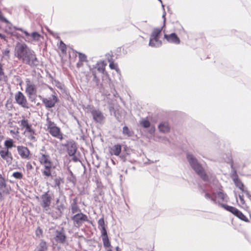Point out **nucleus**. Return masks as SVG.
I'll use <instances>...</instances> for the list:
<instances>
[{"label": "nucleus", "mask_w": 251, "mask_h": 251, "mask_svg": "<svg viewBox=\"0 0 251 251\" xmlns=\"http://www.w3.org/2000/svg\"><path fill=\"white\" fill-rule=\"evenodd\" d=\"M123 134L129 137L133 135L134 132L133 131L130 130L127 126H125L123 128Z\"/></svg>", "instance_id": "25"}, {"label": "nucleus", "mask_w": 251, "mask_h": 251, "mask_svg": "<svg viewBox=\"0 0 251 251\" xmlns=\"http://www.w3.org/2000/svg\"><path fill=\"white\" fill-rule=\"evenodd\" d=\"M244 192L246 193L247 197L249 198V199L251 200V195L250 194V192L247 190H246Z\"/></svg>", "instance_id": "51"}, {"label": "nucleus", "mask_w": 251, "mask_h": 251, "mask_svg": "<svg viewBox=\"0 0 251 251\" xmlns=\"http://www.w3.org/2000/svg\"><path fill=\"white\" fill-rule=\"evenodd\" d=\"M76 151V146L75 143H71L68 146L67 151L70 156L74 155Z\"/></svg>", "instance_id": "21"}, {"label": "nucleus", "mask_w": 251, "mask_h": 251, "mask_svg": "<svg viewBox=\"0 0 251 251\" xmlns=\"http://www.w3.org/2000/svg\"><path fill=\"white\" fill-rule=\"evenodd\" d=\"M54 181V187H58L59 188L60 182L62 181V179L60 177L55 178Z\"/></svg>", "instance_id": "43"}, {"label": "nucleus", "mask_w": 251, "mask_h": 251, "mask_svg": "<svg viewBox=\"0 0 251 251\" xmlns=\"http://www.w3.org/2000/svg\"><path fill=\"white\" fill-rule=\"evenodd\" d=\"M56 204H60V203L59 202V199H57L56 201Z\"/></svg>", "instance_id": "58"}, {"label": "nucleus", "mask_w": 251, "mask_h": 251, "mask_svg": "<svg viewBox=\"0 0 251 251\" xmlns=\"http://www.w3.org/2000/svg\"><path fill=\"white\" fill-rule=\"evenodd\" d=\"M3 76H4V73L2 69V65L0 64V81L2 79Z\"/></svg>", "instance_id": "46"}, {"label": "nucleus", "mask_w": 251, "mask_h": 251, "mask_svg": "<svg viewBox=\"0 0 251 251\" xmlns=\"http://www.w3.org/2000/svg\"><path fill=\"white\" fill-rule=\"evenodd\" d=\"M9 53H10V51L8 49H6V50H4L3 51V55H4L5 56H8V58L9 57Z\"/></svg>", "instance_id": "50"}, {"label": "nucleus", "mask_w": 251, "mask_h": 251, "mask_svg": "<svg viewBox=\"0 0 251 251\" xmlns=\"http://www.w3.org/2000/svg\"><path fill=\"white\" fill-rule=\"evenodd\" d=\"M238 215H239L238 216H237V217L239 218L240 219L246 222H249L248 218L241 211L240 212Z\"/></svg>", "instance_id": "42"}, {"label": "nucleus", "mask_w": 251, "mask_h": 251, "mask_svg": "<svg viewBox=\"0 0 251 251\" xmlns=\"http://www.w3.org/2000/svg\"><path fill=\"white\" fill-rule=\"evenodd\" d=\"M10 188L8 186L4 178L0 175V200L3 199V196L9 193Z\"/></svg>", "instance_id": "10"}, {"label": "nucleus", "mask_w": 251, "mask_h": 251, "mask_svg": "<svg viewBox=\"0 0 251 251\" xmlns=\"http://www.w3.org/2000/svg\"><path fill=\"white\" fill-rule=\"evenodd\" d=\"M73 160L76 162V161H77V159L76 157H74L73 158Z\"/></svg>", "instance_id": "60"}, {"label": "nucleus", "mask_w": 251, "mask_h": 251, "mask_svg": "<svg viewBox=\"0 0 251 251\" xmlns=\"http://www.w3.org/2000/svg\"><path fill=\"white\" fill-rule=\"evenodd\" d=\"M187 159L193 169L204 181L208 180V176L197 159L191 154H187Z\"/></svg>", "instance_id": "2"}, {"label": "nucleus", "mask_w": 251, "mask_h": 251, "mask_svg": "<svg viewBox=\"0 0 251 251\" xmlns=\"http://www.w3.org/2000/svg\"><path fill=\"white\" fill-rule=\"evenodd\" d=\"M100 231H101L102 237L108 236L105 227H103L102 228H100Z\"/></svg>", "instance_id": "44"}, {"label": "nucleus", "mask_w": 251, "mask_h": 251, "mask_svg": "<svg viewBox=\"0 0 251 251\" xmlns=\"http://www.w3.org/2000/svg\"><path fill=\"white\" fill-rule=\"evenodd\" d=\"M59 49L62 53H65L66 52V46L62 41L60 42Z\"/></svg>", "instance_id": "37"}, {"label": "nucleus", "mask_w": 251, "mask_h": 251, "mask_svg": "<svg viewBox=\"0 0 251 251\" xmlns=\"http://www.w3.org/2000/svg\"><path fill=\"white\" fill-rule=\"evenodd\" d=\"M64 208L65 206L64 203L61 202L60 204H58L56 205V209L57 210V211L55 214H54L53 212H49L48 213L50 214L53 217L57 218V217L61 216Z\"/></svg>", "instance_id": "18"}, {"label": "nucleus", "mask_w": 251, "mask_h": 251, "mask_svg": "<svg viewBox=\"0 0 251 251\" xmlns=\"http://www.w3.org/2000/svg\"><path fill=\"white\" fill-rule=\"evenodd\" d=\"M140 125L142 126L145 128H148L150 127L151 124L149 121L144 119L140 121Z\"/></svg>", "instance_id": "35"}, {"label": "nucleus", "mask_w": 251, "mask_h": 251, "mask_svg": "<svg viewBox=\"0 0 251 251\" xmlns=\"http://www.w3.org/2000/svg\"><path fill=\"white\" fill-rule=\"evenodd\" d=\"M79 61L81 62H85L87 61V56L84 54L79 52Z\"/></svg>", "instance_id": "39"}, {"label": "nucleus", "mask_w": 251, "mask_h": 251, "mask_svg": "<svg viewBox=\"0 0 251 251\" xmlns=\"http://www.w3.org/2000/svg\"><path fill=\"white\" fill-rule=\"evenodd\" d=\"M50 90H52V88L50 87Z\"/></svg>", "instance_id": "63"}, {"label": "nucleus", "mask_w": 251, "mask_h": 251, "mask_svg": "<svg viewBox=\"0 0 251 251\" xmlns=\"http://www.w3.org/2000/svg\"><path fill=\"white\" fill-rule=\"evenodd\" d=\"M214 198H217L218 199H221L223 201H226L227 196L226 194H224L223 192H219L216 194Z\"/></svg>", "instance_id": "32"}, {"label": "nucleus", "mask_w": 251, "mask_h": 251, "mask_svg": "<svg viewBox=\"0 0 251 251\" xmlns=\"http://www.w3.org/2000/svg\"><path fill=\"white\" fill-rule=\"evenodd\" d=\"M71 211L74 214H76L77 213H78L80 212V209H79L76 202H74L71 205Z\"/></svg>", "instance_id": "31"}, {"label": "nucleus", "mask_w": 251, "mask_h": 251, "mask_svg": "<svg viewBox=\"0 0 251 251\" xmlns=\"http://www.w3.org/2000/svg\"><path fill=\"white\" fill-rule=\"evenodd\" d=\"M46 122L47 130L50 134L53 137L62 140L63 137L60 128L57 126L56 124L52 122L48 117L46 119Z\"/></svg>", "instance_id": "3"}, {"label": "nucleus", "mask_w": 251, "mask_h": 251, "mask_svg": "<svg viewBox=\"0 0 251 251\" xmlns=\"http://www.w3.org/2000/svg\"><path fill=\"white\" fill-rule=\"evenodd\" d=\"M121 152V146L119 144L114 145L111 149L110 153L112 154L118 156Z\"/></svg>", "instance_id": "20"}, {"label": "nucleus", "mask_w": 251, "mask_h": 251, "mask_svg": "<svg viewBox=\"0 0 251 251\" xmlns=\"http://www.w3.org/2000/svg\"><path fill=\"white\" fill-rule=\"evenodd\" d=\"M239 199H240V201H241V203L242 204H244L245 203V201L244 200V198H243V196H241V195H239Z\"/></svg>", "instance_id": "52"}, {"label": "nucleus", "mask_w": 251, "mask_h": 251, "mask_svg": "<svg viewBox=\"0 0 251 251\" xmlns=\"http://www.w3.org/2000/svg\"><path fill=\"white\" fill-rule=\"evenodd\" d=\"M205 197L206 198V199H210L212 201H213L215 203H217V201H216V199L215 198H214V196H211L209 194L207 193H205V195H204Z\"/></svg>", "instance_id": "38"}, {"label": "nucleus", "mask_w": 251, "mask_h": 251, "mask_svg": "<svg viewBox=\"0 0 251 251\" xmlns=\"http://www.w3.org/2000/svg\"><path fill=\"white\" fill-rule=\"evenodd\" d=\"M17 151L19 154L22 158L28 159L29 158L30 151L27 147L19 146L17 147Z\"/></svg>", "instance_id": "13"}, {"label": "nucleus", "mask_w": 251, "mask_h": 251, "mask_svg": "<svg viewBox=\"0 0 251 251\" xmlns=\"http://www.w3.org/2000/svg\"><path fill=\"white\" fill-rule=\"evenodd\" d=\"M91 113L93 116L94 121L100 124L103 123L105 120V117L103 113L98 109L91 110Z\"/></svg>", "instance_id": "11"}, {"label": "nucleus", "mask_w": 251, "mask_h": 251, "mask_svg": "<svg viewBox=\"0 0 251 251\" xmlns=\"http://www.w3.org/2000/svg\"><path fill=\"white\" fill-rule=\"evenodd\" d=\"M18 123L20 124L22 129H25V133L33 132V129L32 128L31 125L29 123L28 120L25 119V117H23L22 119Z\"/></svg>", "instance_id": "12"}, {"label": "nucleus", "mask_w": 251, "mask_h": 251, "mask_svg": "<svg viewBox=\"0 0 251 251\" xmlns=\"http://www.w3.org/2000/svg\"><path fill=\"white\" fill-rule=\"evenodd\" d=\"M98 226L99 228H102L103 227H105L104 220L103 218H100V219L99 220Z\"/></svg>", "instance_id": "40"}, {"label": "nucleus", "mask_w": 251, "mask_h": 251, "mask_svg": "<svg viewBox=\"0 0 251 251\" xmlns=\"http://www.w3.org/2000/svg\"><path fill=\"white\" fill-rule=\"evenodd\" d=\"M4 146L6 148V150L9 151V149L15 147V145H14L13 140L11 139H9L4 142Z\"/></svg>", "instance_id": "24"}, {"label": "nucleus", "mask_w": 251, "mask_h": 251, "mask_svg": "<svg viewBox=\"0 0 251 251\" xmlns=\"http://www.w3.org/2000/svg\"><path fill=\"white\" fill-rule=\"evenodd\" d=\"M158 0L162 3V6L163 8V10H164V5L163 4L162 0Z\"/></svg>", "instance_id": "57"}, {"label": "nucleus", "mask_w": 251, "mask_h": 251, "mask_svg": "<svg viewBox=\"0 0 251 251\" xmlns=\"http://www.w3.org/2000/svg\"><path fill=\"white\" fill-rule=\"evenodd\" d=\"M164 38L170 43H174L176 44H179L180 43V40L176 33H171L169 35L165 34Z\"/></svg>", "instance_id": "16"}, {"label": "nucleus", "mask_w": 251, "mask_h": 251, "mask_svg": "<svg viewBox=\"0 0 251 251\" xmlns=\"http://www.w3.org/2000/svg\"><path fill=\"white\" fill-rule=\"evenodd\" d=\"M230 167L232 170V173L231 175V177L232 178V180H236L238 178V176L237 174L236 170L235 169V168L233 167V162L232 161L230 164Z\"/></svg>", "instance_id": "26"}, {"label": "nucleus", "mask_w": 251, "mask_h": 251, "mask_svg": "<svg viewBox=\"0 0 251 251\" xmlns=\"http://www.w3.org/2000/svg\"><path fill=\"white\" fill-rule=\"evenodd\" d=\"M26 136L30 140L33 141H35V137L34 136L35 134V131L33 129V133H26Z\"/></svg>", "instance_id": "36"}, {"label": "nucleus", "mask_w": 251, "mask_h": 251, "mask_svg": "<svg viewBox=\"0 0 251 251\" xmlns=\"http://www.w3.org/2000/svg\"><path fill=\"white\" fill-rule=\"evenodd\" d=\"M108 62L110 63L109 67L112 70H115L117 73L120 72V70L118 67V65L117 64H115L114 62L111 59H108Z\"/></svg>", "instance_id": "27"}, {"label": "nucleus", "mask_w": 251, "mask_h": 251, "mask_svg": "<svg viewBox=\"0 0 251 251\" xmlns=\"http://www.w3.org/2000/svg\"><path fill=\"white\" fill-rule=\"evenodd\" d=\"M77 66H79V63H77Z\"/></svg>", "instance_id": "64"}, {"label": "nucleus", "mask_w": 251, "mask_h": 251, "mask_svg": "<svg viewBox=\"0 0 251 251\" xmlns=\"http://www.w3.org/2000/svg\"><path fill=\"white\" fill-rule=\"evenodd\" d=\"M25 92L29 99L32 96L36 95L37 92V86L34 84L29 78L25 79Z\"/></svg>", "instance_id": "5"}, {"label": "nucleus", "mask_w": 251, "mask_h": 251, "mask_svg": "<svg viewBox=\"0 0 251 251\" xmlns=\"http://www.w3.org/2000/svg\"><path fill=\"white\" fill-rule=\"evenodd\" d=\"M162 28H156L153 29L150 38L149 46L152 47H158L161 46V41L159 40V36L161 32Z\"/></svg>", "instance_id": "4"}, {"label": "nucleus", "mask_w": 251, "mask_h": 251, "mask_svg": "<svg viewBox=\"0 0 251 251\" xmlns=\"http://www.w3.org/2000/svg\"><path fill=\"white\" fill-rule=\"evenodd\" d=\"M52 168H49L46 166V168H44V169L42 170V174L44 176L47 177H50L51 176V169Z\"/></svg>", "instance_id": "28"}, {"label": "nucleus", "mask_w": 251, "mask_h": 251, "mask_svg": "<svg viewBox=\"0 0 251 251\" xmlns=\"http://www.w3.org/2000/svg\"><path fill=\"white\" fill-rule=\"evenodd\" d=\"M54 240L61 244H64L66 242V236L63 229L60 231L56 230L55 231Z\"/></svg>", "instance_id": "14"}, {"label": "nucleus", "mask_w": 251, "mask_h": 251, "mask_svg": "<svg viewBox=\"0 0 251 251\" xmlns=\"http://www.w3.org/2000/svg\"><path fill=\"white\" fill-rule=\"evenodd\" d=\"M12 176L17 179H21L23 177V174L21 172H14Z\"/></svg>", "instance_id": "41"}, {"label": "nucleus", "mask_w": 251, "mask_h": 251, "mask_svg": "<svg viewBox=\"0 0 251 251\" xmlns=\"http://www.w3.org/2000/svg\"><path fill=\"white\" fill-rule=\"evenodd\" d=\"M102 240L104 247L107 248L111 247V244L108 236L102 237Z\"/></svg>", "instance_id": "34"}, {"label": "nucleus", "mask_w": 251, "mask_h": 251, "mask_svg": "<svg viewBox=\"0 0 251 251\" xmlns=\"http://www.w3.org/2000/svg\"><path fill=\"white\" fill-rule=\"evenodd\" d=\"M15 29L16 30L23 31L26 36H29L30 34L26 31L24 30L22 28L15 27Z\"/></svg>", "instance_id": "48"}, {"label": "nucleus", "mask_w": 251, "mask_h": 251, "mask_svg": "<svg viewBox=\"0 0 251 251\" xmlns=\"http://www.w3.org/2000/svg\"><path fill=\"white\" fill-rule=\"evenodd\" d=\"M30 35L32 39L35 41H39L41 37V35L37 32H33Z\"/></svg>", "instance_id": "33"}, {"label": "nucleus", "mask_w": 251, "mask_h": 251, "mask_svg": "<svg viewBox=\"0 0 251 251\" xmlns=\"http://www.w3.org/2000/svg\"><path fill=\"white\" fill-rule=\"evenodd\" d=\"M72 220L74 225L77 227H80L84 222L89 221L87 216L81 212L75 214L72 217Z\"/></svg>", "instance_id": "7"}, {"label": "nucleus", "mask_w": 251, "mask_h": 251, "mask_svg": "<svg viewBox=\"0 0 251 251\" xmlns=\"http://www.w3.org/2000/svg\"><path fill=\"white\" fill-rule=\"evenodd\" d=\"M10 133L13 135H18L19 133V128L16 126L14 129L10 130Z\"/></svg>", "instance_id": "45"}, {"label": "nucleus", "mask_w": 251, "mask_h": 251, "mask_svg": "<svg viewBox=\"0 0 251 251\" xmlns=\"http://www.w3.org/2000/svg\"><path fill=\"white\" fill-rule=\"evenodd\" d=\"M15 100L17 103L24 108H27L28 103L25 96L20 91H18L15 95Z\"/></svg>", "instance_id": "9"}, {"label": "nucleus", "mask_w": 251, "mask_h": 251, "mask_svg": "<svg viewBox=\"0 0 251 251\" xmlns=\"http://www.w3.org/2000/svg\"><path fill=\"white\" fill-rule=\"evenodd\" d=\"M0 155L7 163H11L12 162L13 157L11 153L9 151L6 150L0 151Z\"/></svg>", "instance_id": "15"}, {"label": "nucleus", "mask_w": 251, "mask_h": 251, "mask_svg": "<svg viewBox=\"0 0 251 251\" xmlns=\"http://www.w3.org/2000/svg\"><path fill=\"white\" fill-rule=\"evenodd\" d=\"M165 14H166V12L164 11V14H163V18H164V22H165Z\"/></svg>", "instance_id": "59"}, {"label": "nucleus", "mask_w": 251, "mask_h": 251, "mask_svg": "<svg viewBox=\"0 0 251 251\" xmlns=\"http://www.w3.org/2000/svg\"><path fill=\"white\" fill-rule=\"evenodd\" d=\"M41 206L45 211H48L52 199V195L50 194L49 192H47L41 196Z\"/></svg>", "instance_id": "6"}, {"label": "nucleus", "mask_w": 251, "mask_h": 251, "mask_svg": "<svg viewBox=\"0 0 251 251\" xmlns=\"http://www.w3.org/2000/svg\"><path fill=\"white\" fill-rule=\"evenodd\" d=\"M42 230H41V229H37V230H36V234H37V235H38L39 233H40V234H41V233H42Z\"/></svg>", "instance_id": "55"}, {"label": "nucleus", "mask_w": 251, "mask_h": 251, "mask_svg": "<svg viewBox=\"0 0 251 251\" xmlns=\"http://www.w3.org/2000/svg\"><path fill=\"white\" fill-rule=\"evenodd\" d=\"M94 80H95L97 82L99 81L98 78L97 77L95 74H94Z\"/></svg>", "instance_id": "54"}, {"label": "nucleus", "mask_w": 251, "mask_h": 251, "mask_svg": "<svg viewBox=\"0 0 251 251\" xmlns=\"http://www.w3.org/2000/svg\"><path fill=\"white\" fill-rule=\"evenodd\" d=\"M98 65L97 70L99 72L102 74L105 73V68L106 64L104 62H101L100 63H98Z\"/></svg>", "instance_id": "30"}, {"label": "nucleus", "mask_w": 251, "mask_h": 251, "mask_svg": "<svg viewBox=\"0 0 251 251\" xmlns=\"http://www.w3.org/2000/svg\"><path fill=\"white\" fill-rule=\"evenodd\" d=\"M233 181L235 185L238 187L242 191L244 192L246 190L244 189V185L238 178L236 180H234Z\"/></svg>", "instance_id": "29"}, {"label": "nucleus", "mask_w": 251, "mask_h": 251, "mask_svg": "<svg viewBox=\"0 0 251 251\" xmlns=\"http://www.w3.org/2000/svg\"><path fill=\"white\" fill-rule=\"evenodd\" d=\"M39 161L42 165L47 164L50 161V157L49 155L41 154V157L39 158Z\"/></svg>", "instance_id": "23"}, {"label": "nucleus", "mask_w": 251, "mask_h": 251, "mask_svg": "<svg viewBox=\"0 0 251 251\" xmlns=\"http://www.w3.org/2000/svg\"><path fill=\"white\" fill-rule=\"evenodd\" d=\"M43 165L44 166V168H46V166L48 167L49 168H52V163L51 161H49V163L45 164Z\"/></svg>", "instance_id": "49"}, {"label": "nucleus", "mask_w": 251, "mask_h": 251, "mask_svg": "<svg viewBox=\"0 0 251 251\" xmlns=\"http://www.w3.org/2000/svg\"><path fill=\"white\" fill-rule=\"evenodd\" d=\"M218 204L221 206V207H223L224 209L230 212L233 214H234L236 217L238 216V214H239L240 211H239L238 209L236 208L229 206L225 204H223L220 202H218Z\"/></svg>", "instance_id": "17"}, {"label": "nucleus", "mask_w": 251, "mask_h": 251, "mask_svg": "<svg viewBox=\"0 0 251 251\" xmlns=\"http://www.w3.org/2000/svg\"><path fill=\"white\" fill-rule=\"evenodd\" d=\"M14 55L24 64L28 65L31 68L35 67L39 64V61L34 51L30 49L25 44L18 43L15 47Z\"/></svg>", "instance_id": "1"}, {"label": "nucleus", "mask_w": 251, "mask_h": 251, "mask_svg": "<svg viewBox=\"0 0 251 251\" xmlns=\"http://www.w3.org/2000/svg\"><path fill=\"white\" fill-rule=\"evenodd\" d=\"M106 251H112L111 249H108Z\"/></svg>", "instance_id": "62"}, {"label": "nucleus", "mask_w": 251, "mask_h": 251, "mask_svg": "<svg viewBox=\"0 0 251 251\" xmlns=\"http://www.w3.org/2000/svg\"><path fill=\"white\" fill-rule=\"evenodd\" d=\"M0 38L3 39H5L6 36L1 33H0Z\"/></svg>", "instance_id": "56"}, {"label": "nucleus", "mask_w": 251, "mask_h": 251, "mask_svg": "<svg viewBox=\"0 0 251 251\" xmlns=\"http://www.w3.org/2000/svg\"><path fill=\"white\" fill-rule=\"evenodd\" d=\"M158 129L160 132L166 133L170 130V126L168 123L164 122L160 124L158 126Z\"/></svg>", "instance_id": "19"}, {"label": "nucleus", "mask_w": 251, "mask_h": 251, "mask_svg": "<svg viewBox=\"0 0 251 251\" xmlns=\"http://www.w3.org/2000/svg\"><path fill=\"white\" fill-rule=\"evenodd\" d=\"M0 21L4 22L5 23H9V21L2 16L1 12L0 11Z\"/></svg>", "instance_id": "47"}, {"label": "nucleus", "mask_w": 251, "mask_h": 251, "mask_svg": "<svg viewBox=\"0 0 251 251\" xmlns=\"http://www.w3.org/2000/svg\"><path fill=\"white\" fill-rule=\"evenodd\" d=\"M116 251H121L120 250V249H119V247H117L116 248Z\"/></svg>", "instance_id": "61"}, {"label": "nucleus", "mask_w": 251, "mask_h": 251, "mask_svg": "<svg viewBox=\"0 0 251 251\" xmlns=\"http://www.w3.org/2000/svg\"><path fill=\"white\" fill-rule=\"evenodd\" d=\"M39 97L41 98V100L45 107L47 108H51L54 107L55 104L58 100L55 92H54V94L51 95V97L48 98H42L41 96H39Z\"/></svg>", "instance_id": "8"}, {"label": "nucleus", "mask_w": 251, "mask_h": 251, "mask_svg": "<svg viewBox=\"0 0 251 251\" xmlns=\"http://www.w3.org/2000/svg\"><path fill=\"white\" fill-rule=\"evenodd\" d=\"M154 131H155V127H154V126H152L150 130V133L151 134H152V133H154Z\"/></svg>", "instance_id": "53"}, {"label": "nucleus", "mask_w": 251, "mask_h": 251, "mask_svg": "<svg viewBox=\"0 0 251 251\" xmlns=\"http://www.w3.org/2000/svg\"><path fill=\"white\" fill-rule=\"evenodd\" d=\"M48 246L46 242L41 241L35 251H47Z\"/></svg>", "instance_id": "22"}]
</instances>
